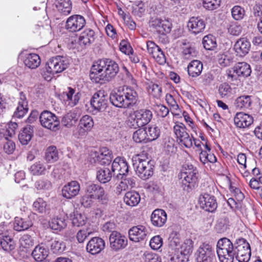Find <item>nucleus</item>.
I'll return each instance as SVG.
<instances>
[{"label": "nucleus", "mask_w": 262, "mask_h": 262, "mask_svg": "<svg viewBox=\"0 0 262 262\" xmlns=\"http://www.w3.org/2000/svg\"><path fill=\"white\" fill-rule=\"evenodd\" d=\"M152 117V112L148 110H140L130 115L127 121L128 126L132 128L141 127L147 124Z\"/></svg>", "instance_id": "obj_5"}, {"label": "nucleus", "mask_w": 262, "mask_h": 262, "mask_svg": "<svg viewBox=\"0 0 262 262\" xmlns=\"http://www.w3.org/2000/svg\"><path fill=\"white\" fill-rule=\"evenodd\" d=\"M45 159L50 162H54L58 159V151L56 148H47Z\"/></svg>", "instance_id": "obj_61"}, {"label": "nucleus", "mask_w": 262, "mask_h": 262, "mask_svg": "<svg viewBox=\"0 0 262 262\" xmlns=\"http://www.w3.org/2000/svg\"><path fill=\"white\" fill-rule=\"evenodd\" d=\"M86 218L85 215L80 213H76L72 219V224L74 226L80 227L85 225Z\"/></svg>", "instance_id": "obj_64"}, {"label": "nucleus", "mask_w": 262, "mask_h": 262, "mask_svg": "<svg viewBox=\"0 0 262 262\" xmlns=\"http://www.w3.org/2000/svg\"><path fill=\"white\" fill-rule=\"evenodd\" d=\"M203 68V63L198 60H193L187 66V72L190 77L195 78L200 76Z\"/></svg>", "instance_id": "obj_32"}, {"label": "nucleus", "mask_w": 262, "mask_h": 262, "mask_svg": "<svg viewBox=\"0 0 262 262\" xmlns=\"http://www.w3.org/2000/svg\"><path fill=\"white\" fill-rule=\"evenodd\" d=\"M39 121L41 125L53 132L60 129V120L59 118L51 112L43 111L39 115Z\"/></svg>", "instance_id": "obj_8"}, {"label": "nucleus", "mask_w": 262, "mask_h": 262, "mask_svg": "<svg viewBox=\"0 0 262 262\" xmlns=\"http://www.w3.org/2000/svg\"><path fill=\"white\" fill-rule=\"evenodd\" d=\"M217 61L221 66L227 67L233 62L234 58L231 54L226 52L224 54H218Z\"/></svg>", "instance_id": "obj_49"}, {"label": "nucleus", "mask_w": 262, "mask_h": 262, "mask_svg": "<svg viewBox=\"0 0 262 262\" xmlns=\"http://www.w3.org/2000/svg\"><path fill=\"white\" fill-rule=\"evenodd\" d=\"M147 50L148 53L152 55L160 63L165 62V57L161 48L154 41L148 40L146 42Z\"/></svg>", "instance_id": "obj_22"}, {"label": "nucleus", "mask_w": 262, "mask_h": 262, "mask_svg": "<svg viewBox=\"0 0 262 262\" xmlns=\"http://www.w3.org/2000/svg\"><path fill=\"white\" fill-rule=\"evenodd\" d=\"M202 43L204 48L207 50H213L217 46L216 38L211 34L205 36Z\"/></svg>", "instance_id": "obj_48"}, {"label": "nucleus", "mask_w": 262, "mask_h": 262, "mask_svg": "<svg viewBox=\"0 0 262 262\" xmlns=\"http://www.w3.org/2000/svg\"><path fill=\"white\" fill-rule=\"evenodd\" d=\"M113 177V172L110 169L104 168L100 169L97 172V179L101 183L108 182Z\"/></svg>", "instance_id": "obj_43"}, {"label": "nucleus", "mask_w": 262, "mask_h": 262, "mask_svg": "<svg viewBox=\"0 0 262 262\" xmlns=\"http://www.w3.org/2000/svg\"><path fill=\"white\" fill-rule=\"evenodd\" d=\"M108 97L104 91H99L95 93L91 100V105L95 110L103 112L107 107Z\"/></svg>", "instance_id": "obj_13"}, {"label": "nucleus", "mask_w": 262, "mask_h": 262, "mask_svg": "<svg viewBox=\"0 0 262 262\" xmlns=\"http://www.w3.org/2000/svg\"><path fill=\"white\" fill-rule=\"evenodd\" d=\"M229 226V220L225 217L221 218L215 225V229L218 232H223L227 230Z\"/></svg>", "instance_id": "obj_62"}, {"label": "nucleus", "mask_w": 262, "mask_h": 262, "mask_svg": "<svg viewBox=\"0 0 262 262\" xmlns=\"http://www.w3.org/2000/svg\"><path fill=\"white\" fill-rule=\"evenodd\" d=\"M149 27L161 34H165L170 32L172 28L171 23L168 20L161 18H152L149 23Z\"/></svg>", "instance_id": "obj_16"}, {"label": "nucleus", "mask_w": 262, "mask_h": 262, "mask_svg": "<svg viewBox=\"0 0 262 262\" xmlns=\"http://www.w3.org/2000/svg\"><path fill=\"white\" fill-rule=\"evenodd\" d=\"M196 262H215V255L211 245L203 243L195 253Z\"/></svg>", "instance_id": "obj_11"}, {"label": "nucleus", "mask_w": 262, "mask_h": 262, "mask_svg": "<svg viewBox=\"0 0 262 262\" xmlns=\"http://www.w3.org/2000/svg\"><path fill=\"white\" fill-rule=\"evenodd\" d=\"M94 156L95 160L101 165L109 164L113 158L112 152L108 148H100Z\"/></svg>", "instance_id": "obj_26"}, {"label": "nucleus", "mask_w": 262, "mask_h": 262, "mask_svg": "<svg viewBox=\"0 0 262 262\" xmlns=\"http://www.w3.org/2000/svg\"><path fill=\"white\" fill-rule=\"evenodd\" d=\"M178 249L180 252L188 256L192 252L193 241L190 239H186Z\"/></svg>", "instance_id": "obj_54"}, {"label": "nucleus", "mask_w": 262, "mask_h": 262, "mask_svg": "<svg viewBox=\"0 0 262 262\" xmlns=\"http://www.w3.org/2000/svg\"><path fill=\"white\" fill-rule=\"evenodd\" d=\"M251 43L246 38H241L237 40L234 46V50L236 55L240 57H244L250 51Z\"/></svg>", "instance_id": "obj_27"}, {"label": "nucleus", "mask_w": 262, "mask_h": 262, "mask_svg": "<svg viewBox=\"0 0 262 262\" xmlns=\"http://www.w3.org/2000/svg\"><path fill=\"white\" fill-rule=\"evenodd\" d=\"M56 7L63 15H67L71 13L72 4L70 0H56Z\"/></svg>", "instance_id": "obj_44"}, {"label": "nucleus", "mask_w": 262, "mask_h": 262, "mask_svg": "<svg viewBox=\"0 0 262 262\" xmlns=\"http://www.w3.org/2000/svg\"><path fill=\"white\" fill-rule=\"evenodd\" d=\"M199 203L201 208L211 212L215 211L217 206L214 196L208 193L200 195L199 199Z\"/></svg>", "instance_id": "obj_18"}, {"label": "nucleus", "mask_w": 262, "mask_h": 262, "mask_svg": "<svg viewBox=\"0 0 262 262\" xmlns=\"http://www.w3.org/2000/svg\"><path fill=\"white\" fill-rule=\"evenodd\" d=\"M33 129V126L27 125L20 133L18 139L22 145H26L30 141L34 133Z\"/></svg>", "instance_id": "obj_35"}, {"label": "nucleus", "mask_w": 262, "mask_h": 262, "mask_svg": "<svg viewBox=\"0 0 262 262\" xmlns=\"http://www.w3.org/2000/svg\"><path fill=\"white\" fill-rule=\"evenodd\" d=\"M182 54L185 59H190L197 56L198 52L194 47L191 44L184 43Z\"/></svg>", "instance_id": "obj_45"}, {"label": "nucleus", "mask_w": 262, "mask_h": 262, "mask_svg": "<svg viewBox=\"0 0 262 262\" xmlns=\"http://www.w3.org/2000/svg\"><path fill=\"white\" fill-rule=\"evenodd\" d=\"M80 189L79 183L77 181H72L63 187L62 195L66 199H71L78 194Z\"/></svg>", "instance_id": "obj_21"}, {"label": "nucleus", "mask_w": 262, "mask_h": 262, "mask_svg": "<svg viewBox=\"0 0 262 262\" xmlns=\"http://www.w3.org/2000/svg\"><path fill=\"white\" fill-rule=\"evenodd\" d=\"M218 92L221 98H227L232 94V89L227 83H223L219 86Z\"/></svg>", "instance_id": "obj_53"}, {"label": "nucleus", "mask_w": 262, "mask_h": 262, "mask_svg": "<svg viewBox=\"0 0 262 262\" xmlns=\"http://www.w3.org/2000/svg\"><path fill=\"white\" fill-rule=\"evenodd\" d=\"M198 171L191 164L183 165L179 178L184 190L189 192L194 188L198 181Z\"/></svg>", "instance_id": "obj_3"}, {"label": "nucleus", "mask_w": 262, "mask_h": 262, "mask_svg": "<svg viewBox=\"0 0 262 262\" xmlns=\"http://www.w3.org/2000/svg\"><path fill=\"white\" fill-rule=\"evenodd\" d=\"M0 245L2 249L7 252H10L15 248L14 239L8 235H2L0 237Z\"/></svg>", "instance_id": "obj_41"}, {"label": "nucleus", "mask_w": 262, "mask_h": 262, "mask_svg": "<svg viewBox=\"0 0 262 262\" xmlns=\"http://www.w3.org/2000/svg\"><path fill=\"white\" fill-rule=\"evenodd\" d=\"M105 248L104 241L99 237L92 238L86 245L87 252L94 255L99 253Z\"/></svg>", "instance_id": "obj_23"}, {"label": "nucleus", "mask_w": 262, "mask_h": 262, "mask_svg": "<svg viewBox=\"0 0 262 262\" xmlns=\"http://www.w3.org/2000/svg\"><path fill=\"white\" fill-rule=\"evenodd\" d=\"M33 225L32 221L29 218H15L14 229L17 231H22L28 229Z\"/></svg>", "instance_id": "obj_36"}, {"label": "nucleus", "mask_w": 262, "mask_h": 262, "mask_svg": "<svg viewBox=\"0 0 262 262\" xmlns=\"http://www.w3.org/2000/svg\"><path fill=\"white\" fill-rule=\"evenodd\" d=\"M20 244L25 248H29L34 244V239L29 234H24L19 239Z\"/></svg>", "instance_id": "obj_63"}, {"label": "nucleus", "mask_w": 262, "mask_h": 262, "mask_svg": "<svg viewBox=\"0 0 262 262\" xmlns=\"http://www.w3.org/2000/svg\"><path fill=\"white\" fill-rule=\"evenodd\" d=\"M251 97V96L249 95H243L237 97L234 103L235 107L243 110L249 108L252 103Z\"/></svg>", "instance_id": "obj_37"}, {"label": "nucleus", "mask_w": 262, "mask_h": 262, "mask_svg": "<svg viewBox=\"0 0 262 262\" xmlns=\"http://www.w3.org/2000/svg\"><path fill=\"white\" fill-rule=\"evenodd\" d=\"M216 252L221 262H233L235 258L233 244L228 238L224 237L218 241Z\"/></svg>", "instance_id": "obj_4"}, {"label": "nucleus", "mask_w": 262, "mask_h": 262, "mask_svg": "<svg viewBox=\"0 0 262 262\" xmlns=\"http://www.w3.org/2000/svg\"><path fill=\"white\" fill-rule=\"evenodd\" d=\"M66 249V245L62 241H60L57 238L51 241L50 249L53 253L58 254L62 253Z\"/></svg>", "instance_id": "obj_50"}, {"label": "nucleus", "mask_w": 262, "mask_h": 262, "mask_svg": "<svg viewBox=\"0 0 262 262\" xmlns=\"http://www.w3.org/2000/svg\"><path fill=\"white\" fill-rule=\"evenodd\" d=\"M67 67L68 62L66 57L60 56H56L50 59L46 66L47 72L52 75L62 72Z\"/></svg>", "instance_id": "obj_9"}, {"label": "nucleus", "mask_w": 262, "mask_h": 262, "mask_svg": "<svg viewBox=\"0 0 262 262\" xmlns=\"http://www.w3.org/2000/svg\"><path fill=\"white\" fill-rule=\"evenodd\" d=\"M181 243L180 234L176 231H172L168 238V246L172 249H178Z\"/></svg>", "instance_id": "obj_51"}, {"label": "nucleus", "mask_w": 262, "mask_h": 262, "mask_svg": "<svg viewBox=\"0 0 262 262\" xmlns=\"http://www.w3.org/2000/svg\"><path fill=\"white\" fill-rule=\"evenodd\" d=\"M133 139L136 143H146L148 141L144 128H140L136 130L133 135Z\"/></svg>", "instance_id": "obj_56"}, {"label": "nucleus", "mask_w": 262, "mask_h": 262, "mask_svg": "<svg viewBox=\"0 0 262 262\" xmlns=\"http://www.w3.org/2000/svg\"><path fill=\"white\" fill-rule=\"evenodd\" d=\"M124 202L129 206H137L140 201V194L136 191H129L124 196Z\"/></svg>", "instance_id": "obj_38"}, {"label": "nucleus", "mask_w": 262, "mask_h": 262, "mask_svg": "<svg viewBox=\"0 0 262 262\" xmlns=\"http://www.w3.org/2000/svg\"><path fill=\"white\" fill-rule=\"evenodd\" d=\"M33 207L35 211L40 213H45L48 210V205L42 198H38L33 203Z\"/></svg>", "instance_id": "obj_55"}, {"label": "nucleus", "mask_w": 262, "mask_h": 262, "mask_svg": "<svg viewBox=\"0 0 262 262\" xmlns=\"http://www.w3.org/2000/svg\"><path fill=\"white\" fill-rule=\"evenodd\" d=\"M24 63L29 68L36 69L40 63V59L39 56L36 54H29L26 57L24 60Z\"/></svg>", "instance_id": "obj_42"}, {"label": "nucleus", "mask_w": 262, "mask_h": 262, "mask_svg": "<svg viewBox=\"0 0 262 262\" xmlns=\"http://www.w3.org/2000/svg\"><path fill=\"white\" fill-rule=\"evenodd\" d=\"M85 192L94 200H97L101 204H107L109 199L108 194L101 186L95 184H89L85 189Z\"/></svg>", "instance_id": "obj_10"}, {"label": "nucleus", "mask_w": 262, "mask_h": 262, "mask_svg": "<svg viewBox=\"0 0 262 262\" xmlns=\"http://www.w3.org/2000/svg\"><path fill=\"white\" fill-rule=\"evenodd\" d=\"M206 150H202L200 154V161L203 163L206 164L208 162L213 163L216 161V158L213 154H211V148H205Z\"/></svg>", "instance_id": "obj_46"}, {"label": "nucleus", "mask_w": 262, "mask_h": 262, "mask_svg": "<svg viewBox=\"0 0 262 262\" xmlns=\"http://www.w3.org/2000/svg\"><path fill=\"white\" fill-rule=\"evenodd\" d=\"M46 169V167L40 162L34 163L30 168L31 173L36 176L44 174Z\"/></svg>", "instance_id": "obj_60"}, {"label": "nucleus", "mask_w": 262, "mask_h": 262, "mask_svg": "<svg viewBox=\"0 0 262 262\" xmlns=\"http://www.w3.org/2000/svg\"><path fill=\"white\" fill-rule=\"evenodd\" d=\"M233 72L238 76L247 77L250 75L251 69L249 64L245 62H241L236 63L234 66Z\"/></svg>", "instance_id": "obj_33"}, {"label": "nucleus", "mask_w": 262, "mask_h": 262, "mask_svg": "<svg viewBox=\"0 0 262 262\" xmlns=\"http://www.w3.org/2000/svg\"><path fill=\"white\" fill-rule=\"evenodd\" d=\"M79 125L85 130H90L94 126L92 118L89 115H84L80 120Z\"/></svg>", "instance_id": "obj_57"}, {"label": "nucleus", "mask_w": 262, "mask_h": 262, "mask_svg": "<svg viewBox=\"0 0 262 262\" xmlns=\"http://www.w3.org/2000/svg\"><path fill=\"white\" fill-rule=\"evenodd\" d=\"M49 254V250L42 244L36 246L32 252V255L35 260L42 261L45 260Z\"/></svg>", "instance_id": "obj_34"}, {"label": "nucleus", "mask_w": 262, "mask_h": 262, "mask_svg": "<svg viewBox=\"0 0 262 262\" xmlns=\"http://www.w3.org/2000/svg\"><path fill=\"white\" fill-rule=\"evenodd\" d=\"M150 219L154 226L162 227L167 221V214L164 210L157 209L152 212Z\"/></svg>", "instance_id": "obj_30"}, {"label": "nucleus", "mask_w": 262, "mask_h": 262, "mask_svg": "<svg viewBox=\"0 0 262 262\" xmlns=\"http://www.w3.org/2000/svg\"><path fill=\"white\" fill-rule=\"evenodd\" d=\"M133 166L136 168L137 174L142 179L146 180L153 174V165L150 164V161L139 163Z\"/></svg>", "instance_id": "obj_19"}, {"label": "nucleus", "mask_w": 262, "mask_h": 262, "mask_svg": "<svg viewBox=\"0 0 262 262\" xmlns=\"http://www.w3.org/2000/svg\"><path fill=\"white\" fill-rule=\"evenodd\" d=\"M149 155L148 150H143L141 152L134 155L132 158L133 165H136L137 163H141L144 161H147Z\"/></svg>", "instance_id": "obj_58"}, {"label": "nucleus", "mask_w": 262, "mask_h": 262, "mask_svg": "<svg viewBox=\"0 0 262 262\" xmlns=\"http://www.w3.org/2000/svg\"><path fill=\"white\" fill-rule=\"evenodd\" d=\"M17 127L16 123L11 122L4 128H0V147H15V143L9 137H12L15 134Z\"/></svg>", "instance_id": "obj_7"}, {"label": "nucleus", "mask_w": 262, "mask_h": 262, "mask_svg": "<svg viewBox=\"0 0 262 262\" xmlns=\"http://www.w3.org/2000/svg\"><path fill=\"white\" fill-rule=\"evenodd\" d=\"M49 226L52 230L60 231L66 227L67 223L63 217L57 216L49 222Z\"/></svg>", "instance_id": "obj_40"}, {"label": "nucleus", "mask_w": 262, "mask_h": 262, "mask_svg": "<svg viewBox=\"0 0 262 262\" xmlns=\"http://www.w3.org/2000/svg\"><path fill=\"white\" fill-rule=\"evenodd\" d=\"M119 71L118 64L110 59H101L95 63L92 69L91 76L96 75V78L100 76V79H105L110 81L113 79Z\"/></svg>", "instance_id": "obj_2"}, {"label": "nucleus", "mask_w": 262, "mask_h": 262, "mask_svg": "<svg viewBox=\"0 0 262 262\" xmlns=\"http://www.w3.org/2000/svg\"><path fill=\"white\" fill-rule=\"evenodd\" d=\"M112 171L114 176H116L118 179L121 177L122 179L128 171V166L124 158L121 157L115 158L112 163Z\"/></svg>", "instance_id": "obj_17"}, {"label": "nucleus", "mask_w": 262, "mask_h": 262, "mask_svg": "<svg viewBox=\"0 0 262 262\" xmlns=\"http://www.w3.org/2000/svg\"><path fill=\"white\" fill-rule=\"evenodd\" d=\"M206 27L205 21L200 17L192 16L190 18L188 23V30L194 34L202 32Z\"/></svg>", "instance_id": "obj_25"}, {"label": "nucleus", "mask_w": 262, "mask_h": 262, "mask_svg": "<svg viewBox=\"0 0 262 262\" xmlns=\"http://www.w3.org/2000/svg\"><path fill=\"white\" fill-rule=\"evenodd\" d=\"M173 131L177 138V141L181 146L184 145L185 147H191L192 146V141L189 134L186 132L185 125L180 122H177L173 126Z\"/></svg>", "instance_id": "obj_12"}, {"label": "nucleus", "mask_w": 262, "mask_h": 262, "mask_svg": "<svg viewBox=\"0 0 262 262\" xmlns=\"http://www.w3.org/2000/svg\"><path fill=\"white\" fill-rule=\"evenodd\" d=\"M110 246L115 251L125 248L127 245L126 237L117 231H113L109 236Z\"/></svg>", "instance_id": "obj_14"}, {"label": "nucleus", "mask_w": 262, "mask_h": 262, "mask_svg": "<svg viewBox=\"0 0 262 262\" xmlns=\"http://www.w3.org/2000/svg\"><path fill=\"white\" fill-rule=\"evenodd\" d=\"M148 94L156 99H160L162 95V88L157 84L152 82L148 84L147 88Z\"/></svg>", "instance_id": "obj_47"}, {"label": "nucleus", "mask_w": 262, "mask_h": 262, "mask_svg": "<svg viewBox=\"0 0 262 262\" xmlns=\"http://www.w3.org/2000/svg\"><path fill=\"white\" fill-rule=\"evenodd\" d=\"M28 111V101L26 95L23 92L19 93V98L18 101V106L13 114L14 117L22 118Z\"/></svg>", "instance_id": "obj_28"}, {"label": "nucleus", "mask_w": 262, "mask_h": 262, "mask_svg": "<svg viewBox=\"0 0 262 262\" xmlns=\"http://www.w3.org/2000/svg\"><path fill=\"white\" fill-rule=\"evenodd\" d=\"M80 96L79 93H75V89L71 87H68L66 91L59 95L60 99L72 107L75 106L78 103Z\"/></svg>", "instance_id": "obj_20"}, {"label": "nucleus", "mask_w": 262, "mask_h": 262, "mask_svg": "<svg viewBox=\"0 0 262 262\" xmlns=\"http://www.w3.org/2000/svg\"><path fill=\"white\" fill-rule=\"evenodd\" d=\"M78 118L77 113L70 111L62 117L61 124L66 127H70L77 121Z\"/></svg>", "instance_id": "obj_39"}, {"label": "nucleus", "mask_w": 262, "mask_h": 262, "mask_svg": "<svg viewBox=\"0 0 262 262\" xmlns=\"http://www.w3.org/2000/svg\"><path fill=\"white\" fill-rule=\"evenodd\" d=\"M231 14L235 20H241L245 15V11L243 8L239 6H234L231 9Z\"/></svg>", "instance_id": "obj_59"}, {"label": "nucleus", "mask_w": 262, "mask_h": 262, "mask_svg": "<svg viewBox=\"0 0 262 262\" xmlns=\"http://www.w3.org/2000/svg\"><path fill=\"white\" fill-rule=\"evenodd\" d=\"M146 132V135L148 141H151L156 139L160 135V130L157 126H148L144 128Z\"/></svg>", "instance_id": "obj_52"}, {"label": "nucleus", "mask_w": 262, "mask_h": 262, "mask_svg": "<svg viewBox=\"0 0 262 262\" xmlns=\"http://www.w3.org/2000/svg\"><path fill=\"white\" fill-rule=\"evenodd\" d=\"M253 122V117L242 112L237 113L234 118V122L236 127L245 128L249 126Z\"/></svg>", "instance_id": "obj_29"}, {"label": "nucleus", "mask_w": 262, "mask_h": 262, "mask_svg": "<svg viewBox=\"0 0 262 262\" xmlns=\"http://www.w3.org/2000/svg\"><path fill=\"white\" fill-rule=\"evenodd\" d=\"M85 24V19L82 16L73 15L67 19L65 28L70 32H76L81 30Z\"/></svg>", "instance_id": "obj_15"}, {"label": "nucleus", "mask_w": 262, "mask_h": 262, "mask_svg": "<svg viewBox=\"0 0 262 262\" xmlns=\"http://www.w3.org/2000/svg\"><path fill=\"white\" fill-rule=\"evenodd\" d=\"M109 99L111 103L116 107L128 108L136 103L138 95L133 88L124 86L113 91Z\"/></svg>", "instance_id": "obj_1"}, {"label": "nucleus", "mask_w": 262, "mask_h": 262, "mask_svg": "<svg viewBox=\"0 0 262 262\" xmlns=\"http://www.w3.org/2000/svg\"><path fill=\"white\" fill-rule=\"evenodd\" d=\"M95 39V33L93 30L85 29L79 37V43L84 46H90Z\"/></svg>", "instance_id": "obj_31"}, {"label": "nucleus", "mask_w": 262, "mask_h": 262, "mask_svg": "<svg viewBox=\"0 0 262 262\" xmlns=\"http://www.w3.org/2000/svg\"><path fill=\"white\" fill-rule=\"evenodd\" d=\"M235 258L238 262H248L251 256L250 246L244 238H239L233 244Z\"/></svg>", "instance_id": "obj_6"}, {"label": "nucleus", "mask_w": 262, "mask_h": 262, "mask_svg": "<svg viewBox=\"0 0 262 262\" xmlns=\"http://www.w3.org/2000/svg\"><path fill=\"white\" fill-rule=\"evenodd\" d=\"M129 238L135 242L143 241L147 235L146 227L142 225H138L131 228L128 231Z\"/></svg>", "instance_id": "obj_24"}]
</instances>
